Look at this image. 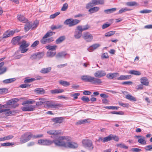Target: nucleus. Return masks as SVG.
<instances>
[{
    "instance_id": "nucleus-1",
    "label": "nucleus",
    "mask_w": 152,
    "mask_h": 152,
    "mask_svg": "<svg viewBox=\"0 0 152 152\" xmlns=\"http://www.w3.org/2000/svg\"><path fill=\"white\" fill-rule=\"evenodd\" d=\"M94 75L96 77L89 75H83L81 77V79L85 82L100 85L102 83V82L101 79L97 78H101L104 76L106 75V73L104 71L99 70L96 71Z\"/></svg>"
},
{
    "instance_id": "nucleus-2",
    "label": "nucleus",
    "mask_w": 152,
    "mask_h": 152,
    "mask_svg": "<svg viewBox=\"0 0 152 152\" xmlns=\"http://www.w3.org/2000/svg\"><path fill=\"white\" fill-rule=\"evenodd\" d=\"M59 141L55 142V145L59 146H63L66 148H77L78 146V144L75 142H65L63 140H66L65 137L61 136L58 137Z\"/></svg>"
},
{
    "instance_id": "nucleus-3",
    "label": "nucleus",
    "mask_w": 152,
    "mask_h": 152,
    "mask_svg": "<svg viewBox=\"0 0 152 152\" xmlns=\"http://www.w3.org/2000/svg\"><path fill=\"white\" fill-rule=\"evenodd\" d=\"M32 136V134L31 132H26L22 135L20 142L21 144L26 142L30 140Z\"/></svg>"
},
{
    "instance_id": "nucleus-4",
    "label": "nucleus",
    "mask_w": 152,
    "mask_h": 152,
    "mask_svg": "<svg viewBox=\"0 0 152 152\" xmlns=\"http://www.w3.org/2000/svg\"><path fill=\"white\" fill-rule=\"evenodd\" d=\"M80 20L77 19L69 18L66 20L64 22V24L68 25L69 27H72L77 25L80 23Z\"/></svg>"
},
{
    "instance_id": "nucleus-5",
    "label": "nucleus",
    "mask_w": 152,
    "mask_h": 152,
    "mask_svg": "<svg viewBox=\"0 0 152 152\" xmlns=\"http://www.w3.org/2000/svg\"><path fill=\"white\" fill-rule=\"evenodd\" d=\"M56 141H59L58 138L57 139H56L53 140L47 139H41L38 141V143L41 145H49L52 144L53 143L55 144V142Z\"/></svg>"
},
{
    "instance_id": "nucleus-6",
    "label": "nucleus",
    "mask_w": 152,
    "mask_h": 152,
    "mask_svg": "<svg viewBox=\"0 0 152 152\" xmlns=\"http://www.w3.org/2000/svg\"><path fill=\"white\" fill-rule=\"evenodd\" d=\"M83 146L85 148H88L89 150H92L94 148L92 141L88 140H83L82 141Z\"/></svg>"
},
{
    "instance_id": "nucleus-7",
    "label": "nucleus",
    "mask_w": 152,
    "mask_h": 152,
    "mask_svg": "<svg viewBox=\"0 0 152 152\" xmlns=\"http://www.w3.org/2000/svg\"><path fill=\"white\" fill-rule=\"evenodd\" d=\"M82 37L87 42H91L93 39V36L92 34L88 32L84 33L82 36Z\"/></svg>"
},
{
    "instance_id": "nucleus-8",
    "label": "nucleus",
    "mask_w": 152,
    "mask_h": 152,
    "mask_svg": "<svg viewBox=\"0 0 152 152\" xmlns=\"http://www.w3.org/2000/svg\"><path fill=\"white\" fill-rule=\"evenodd\" d=\"M46 104L47 106L51 108H56L61 107V105L59 104L56 103L52 101H48Z\"/></svg>"
},
{
    "instance_id": "nucleus-9",
    "label": "nucleus",
    "mask_w": 152,
    "mask_h": 152,
    "mask_svg": "<svg viewBox=\"0 0 152 152\" xmlns=\"http://www.w3.org/2000/svg\"><path fill=\"white\" fill-rule=\"evenodd\" d=\"M35 106L34 105H28L26 106L22 107H21L22 110L24 111H32L34 110Z\"/></svg>"
},
{
    "instance_id": "nucleus-10",
    "label": "nucleus",
    "mask_w": 152,
    "mask_h": 152,
    "mask_svg": "<svg viewBox=\"0 0 152 152\" xmlns=\"http://www.w3.org/2000/svg\"><path fill=\"white\" fill-rule=\"evenodd\" d=\"M15 33V31H13L8 30L5 32L3 34V38H6L8 37L12 36Z\"/></svg>"
},
{
    "instance_id": "nucleus-11",
    "label": "nucleus",
    "mask_w": 152,
    "mask_h": 152,
    "mask_svg": "<svg viewBox=\"0 0 152 152\" xmlns=\"http://www.w3.org/2000/svg\"><path fill=\"white\" fill-rule=\"evenodd\" d=\"M44 55L43 52L40 53L39 52L35 53L31 56V58L32 59L39 58H42Z\"/></svg>"
},
{
    "instance_id": "nucleus-12",
    "label": "nucleus",
    "mask_w": 152,
    "mask_h": 152,
    "mask_svg": "<svg viewBox=\"0 0 152 152\" xmlns=\"http://www.w3.org/2000/svg\"><path fill=\"white\" fill-rule=\"evenodd\" d=\"M100 46V45L96 43L92 45L87 49V50L89 52H92L97 49Z\"/></svg>"
},
{
    "instance_id": "nucleus-13",
    "label": "nucleus",
    "mask_w": 152,
    "mask_h": 152,
    "mask_svg": "<svg viewBox=\"0 0 152 152\" xmlns=\"http://www.w3.org/2000/svg\"><path fill=\"white\" fill-rule=\"evenodd\" d=\"M118 75L119 74L117 72L110 73L106 75V77L107 78L109 79H112L114 78L117 77Z\"/></svg>"
},
{
    "instance_id": "nucleus-14",
    "label": "nucleus",
    "mask_w": 152,
    "mask_h": 152,
    "mask_svg": "<svg viewBox=\"0 0 152 152\" xmlns=\"http://www.w3.org/2000/svg\"><path fill=\"white\" fill-rule=\"evenodd\" d=\"M61 132V130H52L48 131L47 132V133L50 135H58L60 134Z\"/></svg>"
},
{
    "instance_id": "nucleus-15",
    "label": "nucleus",
    "mask_w": 152,
    "mask_h": 152,
    "mask_svg": "<svg viewBox=\"0 0 152 152\" xmlns=\"http://www.w3.org/2000/svg\"><path fill=\"white\" fill-rule=\"evenodd\" d=\"M4 63L2 62L0 63V75L5 73L7 71V68L6 67H3L4 65Z\"/></svg>"
},
{
    "instance_id": "nucleus-16",
    "label": "nucleus",
    "mask_w": 152,
    "mask_h": 152,
    "mask_svg": "<svg viewBox=\"0 0 152 152\" xmlns=\"http://www.w3.org/2000/svg\"><path fill=\"white\" fill-rule=\"evenodd\" d=\"M100 8L98 7H94L89 9L88 12L91 14L96 12L98 11Z\"/></svg>"
},
{
    "instance_id": "nucleus-17",
    "label": "nucleus",
    "mask_w": 152,
    "mask_h": 152,
    "mask_svg": "<svg viewBox=\"0 0 152 152\" xmlns=\"http://www.w3.org/2000/svg\"><path fill=\"white\" fill-rule=\"evenodd\" d=\"M17 18L19 21L22 22L23 23H27L28 21L27 19L25 18L23 15H18Z\"/></svg>"
},
{
    "instance_id": "nucleus-18",
    "label": "nucleus",
    "mask_w": 152,
    "mask_h": 152,
    "mask_svg": "<svg viewBox=\"0 0 152 152\" xmlns=\"http://www.w3.org/2000/svg\"><path fill=\"white\" fill-rule=\"evenodd\" d=\"M131 78V75H121L117 78L118 80H128Z\"/></svg>"
},
{
    "instance_id": "nucleus-19",
    "label": "nucleus",
    "mask_w": 152,
    "mask_h": 152,
    "mask_svg": "<svg viewBox=\"0 0 152 152\" xmlns=\"http://www.w3.org/2000/svg\"><path fill=\"white\" fill-rule=\"evenodd\" d=\"M90 122V120L88 118L79 120L76 123V124L77 125H79L82 124L89 123Z\"/></svg>"
},
{
    "instance_id": "nucleus-20",
    "label": "nucleus",
    "mask_w": 152,
    "mask_h": 152,
    "mask_svg": "<svg viewBox=\"0 0 152 152\" xmlns=\"http://www.w3.org/2000/svg\"><path fill=\"white\" fill-rule=\"evenodd\" d=\"M82 33L81 32L77 30H75L74 32V37L76 39H79L82 36Z\"/></svg>"
},
{
    "instance_id": "nucleus-21",
    "label": "nucleus",
    "mask_w": 152,
    "mask_h": 152,
    "mask_svg": "<svg viewBox=\"0 0 152 152\" xmlns=\"http://www.w3.org/2000/svg\"><path fill=\"white\" fill-rule=\"evenodd\" d=\"M93 4H94V6L101 5H103L104 4V0H92Z\"/></svg>"
},
{
    "instance_id": "nucleus-22",
    "label": "nucleus",
    "mask_w": 152,
    "mask_h": 152,
    "mask_svg": "<svg viewBox=\"0 0 152 152\" xmlns=\"http://www.w3.org/2000/svg\"><path fill=\"white\" fill-rule=\"evenodd\" d=\"M141 83L144 85L148 86L149 84V81L148 79L145 77H142L140 79Z\"/></svg>"
},
{
    "instance_id": "nucleus-23",
    "label": "nucleus",
    "mask_w": 152,
    "mask_h": 152,
    "mask_svg": "<svg viewBox=\"0 0 152 152\" xmlns=\"http://www.w3.org/2000/svg\"><path fill=\"white\" fill-rule=\"evenodd\" d=\"M51 68L50 67L42 68L41 69L40 72L43 74L48 73L51 71Z\"/></svg>"
},
{
    "instance_id": "nucleus-24",
    "label": "nucleus",
    "mask_w": 152,
    "mask_h": 152,
    "mask_svg": "<svg viewBox=\"0 0 152 152\" xmlns=\"http://www.w3.org/2000/svg\"><path fill=\"white\" fill-rule=\"evenodd\" d=\"M20 36L13 38L11 42L13 45H15L18 42L20 39Z\"/></svg>"
},
{
    "instance_id": "nucleus-25",
    "label": "nucleus",
    "mask_w": 152,
    "mask_h": 152,
    "mask_svg": "<svg viewBox=\"0 0 152 152\" xmlns=\"http://www.w3.org/2000/svg\"><path fill=\"white\" fill-rule=\"evenodd\" d=\"M34 91L36 93L40 94H43L45 93L44 90L41 88H36Z\"/></svg>"
},
{
    "instance_id": "nucleus-26",
    "label": "nucleus",
    "mask_w": 152,
    "mask_h": 152,
    "mask_svg": "<svg viewBox=\"0 0 152 152\" xmlns=\"http://www.w3.org/2000/svg\"><path fill=\"white\" fill-rule=\"evenodd\" d=\"M7 103L8 105H11L12 108H15L19 106L18 104L13 103L11 100L8 101Z\"/></svg>"
},
{
    "instance_id": "nucleus-27",
    "label": "nucleus",
    "mask_w": 152,
    "mask_h": 152,
    "mask_svg": "<svg viewBox=\"0 0 152 152\" xmlns=\"http://www.w3.org/2000/svg\"><path fill=\"white\" fill-rule=\"evenodd\" d=\"M64 90L62 89H56L50 91V92L53 94L61 93L63 92Z\"/></svg>"
},
{
    "instance_id": "nucleus-28",
    "label": "nucleus",
    "mask_w": 152,
    "mask_h": 152,
    "mask_svg": "<svg viewBox=\"0 0 152 152\" xmlns=\"http://www.w3.org/2000/svg\"><path fill=\"white\" fill-rule=\"evenodd\" d=\"M65 39V37L64 36H61L58 38L56 41V44H59L62 42Z\"/></svg>"
},
{
    "instance_id": "nucleus-29",
    "label": "nucleus",
    "mask_w": 152,
    "mask_h": 152,
    "mask_svg": "<svg viewBox=\"0 0 152 152\" xmlns=\"http://www.w3.org/2000/svg\"><path fill=\"white\" fill-rule=\"evenodd\" d=\"M52 120L55 123H61L63 121V119L62 117L55 118H53Z\"/></svg>"
},
{
    "instance_id": "nucleus-30",
    "label": "nucleus",
    "mask_w": 152,
    "mask_h": 152,
    "mask_svg": "<svg viewBox=\"0 0 152 152\" xmlns=\"http://www.w3.org/2000/svg\"><path fill=\"white\" fill-rule=\"evenodd\" d=\"M56 54V51L49 50L47 52L46 55L48 57L51 58L54 56Z\"/></svg>"
},
{
    "instance_id": "nucleus-31",
    "label": "nucleus",
    "mask_w": 152,
    "mask_h": 152,
    "mask_svg": "<svg viewBox=\"0 0 152 152\" xmlns=\"http://www.w3.org/2000/svg\"><path fill=\"white\" fill-rule=\"evenodd\" d=\"M126 5L129 6H137L139 4L135 1H130L127 2L125 3Z\"/></svg>"
},
{
    "instance_id": "nucleus-32",
    "label": "nucleus",
    "mask_w": 152,
    "mask_h": 152,
    "mask_svg": "<svg viewBox=\"0 0 152 152\" xmlns=\"http://www.w3.org/2000/svg\"><path fill=\"white\" fill-rule=\"evenodd\" d=\"M15 80V78H10L5 80L3 81V82L4 84H8L12 83Z\"/></svg>"
},
{
    "instance_id": "nucleus-33",
    "label": "nucleus",
    "mask_w": 152,
    "mask_h": 152,
    "mask_svg": "<svg viewBox=\"0 0 152 152\" xmlns=\"http://www.w3.org/2000/svg\"><path fill=\"white\" fill-rule=\"evenodd\" d=\"M116 10V8H114L104 10V12L106 14H110L114 12Z\"/></svg>"
},
{
    "instance_id": "nucleus-34",
    "label": "nucleus",
    "mask_w": 152,
    "mask_h": 152,
    "mask_svg": "<svg viewBox=\"0 0 152 152\" xmlns=\"http://www.w3.org/2000/svg\"><path fill=\"white\" fill-rule=\"evenodd\" d=\"M125 97L126 99L131 101H136L135 97L129 94L126 95L125 96Z\"/></svg>"
},
{
    "instance_id": "nucleus-35",
    "label": "nucleus",
    "mask_w": 152,
    "mask_h": 152,
    "mask_svg": "<svg viewBox=\"0 0 152 152\" xmlns=\"http://www.w3.org/2000/svg\"><path fill=\"white\" fill-rule=\"evenodd\" d=\"M129 73L131 74H133L136 75H140L141 74L140 72L134 70H131L129 71Z\"/></svg>"
},
{
    "instance_id": "nucleus-36",
    "label": "nucleus",
    "mask_w": 152,
    "mask_h": 152,
    "mask_svg": "<svg viewBox=\"0 0 152 152\" xmlns=\"http://www.w3.org/2000/svg\"><path fill=\"white\" fill-rule=\"evenodd\" d=\"M59 83L64 86H67L70 85V83L66 81L61 80L59 81Z\"/></svg>"
},
{
    "instance_id": "nucleus-37",
    "label": "nucleus",
    "mask_w": 152,
    "mask_h": 152,
    "mask_svg": "<svg viewBox=\"0 0 152 152\" xmlns=\"http://www.w3.org/2000/svg\"><path fill=\"white\" fill-rule=\"evenodd\" d=\"M38 99L39 100H42V101L36 102V105L37 106L41 105L45 103V102H46L45 101V99L44 98H39Z\"/></svg>"
},
{
    "instance_id": "nucleus-38",
    "label": "nucleus",
    "mask_w": 152,
    "mask_h": 152,
    "mask_svg": "<svg viewBox=\"0 0 152 152\" xmlns=\"http://www.w3.org/2000/svg\"><path fill=\"white\" fill-rule=\"evenodd\" d=\"M112 134H110L107 137L104 138L103 142L104 143L112 140Z\"/></svg>"
},
{
    "instance_id": "nucleus-39",
    "label": "nucleus",
    "mask_w": 152,
    "mask_h": 152,
    "mask_svg": "<svg viewBox=\"0 0 152 152\" xmlns=\"http://www.w3.org/2000/svg\"><path fill=\"white\" fill-rule=\"evenodd\" d=\"M94 6H95L94 5V4H93V1L92 0L91 2L88 3L86 4V8L87 9H89L92 8Z\"/></svg>"
},
{
    "instance_id": "nucleus-40",
    "label": "nucleus",
    "mask_w": 152,
    "mask_h": 152,
    "mask_svg": "<svg viewBox=\"0 0 152 152\" xmlns=\"http://www.w3.org/2000/svg\"><path fill=\"white\" fill-rule=\"evenodd\" d=\"M57 46L56 45H48L46 46V48L47 49H49V50L53 51L55 50Z\"/></svg>"
},
{
    "instance_id": "nucleus-41",
    "label": "nucleus",
    "mask_w": 152,
    "mask_h": 152,
    "mask_svg": "<svg viewBox=\"0 0 152 152\" xmlns=\"http://www.w3.org/2000/svg\"><path fill=\"white\" fill-rule=\"evenodd\" d=\"M67 54V53L65 52H61L58 53L56 56L57 58H62L65 57Z\"/></svg>"
},
{
    "instance_id": "nucleus-42",
    "label": "nucleus",
    "mask_w": 152,
    "mask_h": 152,
    "mask_svg": "<svg viewBox=\"0 0 152 152\" xmlns=\"http://www.w3.org/2000/svg\"><path fill=\"white\" fill-rule=\"evenodd\" d=\"M138 141L141 144L145 145L146 144V141L145 140V137H142V138L139 139Z\"/></svg>"
},
{
    "instance_id": "nucleus-43",
    "label": "nucleus",
    "mask_w": 152,
    "mask_h": 152,
    "mask_svg": "<svg viewBox=\"0 0 152 152\" xmlns=\"http://www.w3.org/2000/svg\"><path fill=\"white\" fill-rule=\"evenodd\" d=\"M130 9L126 7L123 8L119 11L118 13L121 14L123 12H125L127 11H130Z\"/></svg>"
},
{
    "instance_id": "nucleus-44",
    "label": "nucleus",
    "mask_w": 152,
    "mask_h": 152,
    "mask_svg": "<svg viewBox=\"0 0 152 152\" xmlns=\"http://www.w3.org/2000/svg\"><path fill=\"white\" fill-rule=\"evenodd\" d=\"M35 101L32 100V101L26 100L24 101L22 103V105H25L26 104H32L35 102Z\"/></svg>"
},
{
    "instance_id": "nucleus-45",
    "label": "nucleus",
    "mask_w": 152,
    "mask_h": 152,
    "mask_svg": "<svg viewBox=\"0 0 152 152\" xmlns=\"http://www.w3.org/2000/svg\"><path fill=\"white\" fill-rule=\"evenodd\" d=\"M31 27L32 26L31 23H27L25 25L24 29L26 31H27L31 28Z\"/></svg>"
},
{
    "instance_id": "nucleus-46",
    "label": "nucleus",
    "mask_w": 152,
    "mask_h": 152,
    "mask_svg": "<svg viewBox=\"0 0 152 152\" xmlns=\"http://www.w3.org/2000/svg\"><path fill=\"white\" fill-rule=\"evenodd\" d=\"M29 43H27L26 42L25 40H23L22 42V44L20 46L21 47H25L27 48L29 46Z\"/></svg>"
},
{
    "instance_id": "nucleus-47",
    "label": "nucleus",
    "mask_w": 152,
    "mask_h": 152,
    "mask_svg": "<svg viewBox=\"0 0 152 152\" xmlns=\"http://www.w3.org/2000/svg\"><path fill=\"white\" fill-rule=\"evenodd\" d=\"M115 33V31H111L106 33L105 34V36L106 37H109L114 34Z\"/></svg>"
},
{
    "instance_id": "nucleus-48",
    "label": "nucleus",
    "mask_w": 152,
    "mask_h": 152,
    "mask_svg": "<svg viewBox=\"0 0 152 152\" xmlns=\"http://www.w3.org/2000/svg\"><path fill=\"white\" fill-rule=\"evenodd\" d=\"M60 14V12H58L51 15L50 16V19H53L55 18L56 16Z\"/></svg>"
},
{
    "instance_id": "nucleus-49",
    "label": "nucleus",
    "mask_w": 152,
    "mask_h": 152,
    "mask_svg": "<svg viewBox=\"0 0 152 152\" xmlns=\"http://www.w3.org/2000/svg\"><path fill=\"white\" fill-rule=\"evenodd\" d=\"M68 4L66 3H65L63 4V6L61 8V10L63 11L66 10L68 8Z\"/></svg>"
},
{
    "instance_id": "nucleus-50",
    "label": "nucleus",
    "mask_w": 152,
    "mask_h": 152,
    "mask_svg": "<svg viewBox=\"0 0 152 152\" xmlns=\"http://www.w3.org/2000/svg\"><path fill=\"white\" fill-rule=\"evenodd\" d=\"M55 34V32L53 31H48L45 35V37L47 38L50 37V36L53 35L54 34Z\"/></svg>"
},
{
    "instance_id": "nucleus-51",
    "label": "nucleus",
    "mask_w": 152,
    "mask_h": 152,
    "mask_svg": "<svg viewBox=\"0 0 152 152\" xmlns=\"http://www.w3.org/2000/svg\"><path fill=\"white\" fill-rule=\"evenodd\" d=\"M26 48L25 47H21V46H20L19 48V49L21 51V53H23L26 52L28 50V49Z\"/></svg>"
},
{
    "instance_id": "nucleus-52",
    "label": "nucleus",
    "mask_w": 152,
    "mask_h": 152,
    "mask_svg": "<svg viewBox=\"0 0 152 152\" xmlns=\"http://www.w3.org/2000/svg\"><path fill=\"white\" fill-rule=\"evenodd\" d=\"M38 24L39 22L37 20L35 21L34 22V23L33 24L31 23V25L32 26V29H33L34 28H36L38 25Z\"/></svg>"
},
{
    "instance_id": "nucleus-53",
    "label": "nucleus",
    "mask_w": 152,
    "mask_h": 152,
    "mask_svg": "<svg viewBox=\"0 0 152 152\" xmlns=\"http://www.w3.org/2000/svg\"><path fill=\"white\" fill-rule=\"evenodd\" d=\"M14 143H10L9 142L3 143L1 144V145L2 146H8L12 145H14Z\"/></svg>"
},
{
    "instance_id": "nucleus-54",
    "label": "nucleus",
    "mask_w": 152,
    "mask_h": 152,
    "mask_svg": "<svg viewBox=\"0 0 152 152\" xmlns=\"http://www.w3.org/2000/svg\"><path fill=\"white\" fill-rule=\"evenodd\" d=\"M118 146L120 147L121 148H122L127 149L128 148V146L124 144H120L117 145Z\"/></svg>"
},
{
    "instance_id": "nucleus-55",
    "label": "nucleus",
    "mask_w": 152,
    "mask_h": 152,
    "mask_svg": "<svg viewBox=\"0 0 152 152\" xmlns=\"http://www.w3.org/2000/svg\"><path fill=\"white\" fill-rule=\"evenodd\" d=\"M145 149L146 151H151L152 150V145L146 146L145 147Z\"/></svg>"
},
{
    "instance_id": "nucleus-56",
    "label": "nucleus",
    "mask_w": 152,
    "mask_h": 152,
    "mask_svg": "<svg viewBox=\"0 0 152 152\" xmlns=\"http://www.w3.org/2000/svg\"><path fill=\"white\" fill-rule=\"evenodd\" d=\"M47 37H45V36L43 37L41 40V42L42 44H45L47 43Z\"/></svg>"
},
{
    "instance_id": "nucleus-57",
    "label": "nucleus",
    "mask_w": 152,
    "mask_h": 152,
    "mask_svg": "<svg viewBox=\"0 0 152 152\" xmlns=\"http://www.w3.org/2000/svg\"><path fill=\"white\" fill-rule=\"evenodd\" d=\"M31 84L28 83H25L20 85V87L22 88H26L30 87Z\"/></svg>"
},
{
    "instance_id": "nucleus-58",
    "label": "nucleus",
    "mask_w": 152,
    "mask_h": 152,
    "mask_svg": "<svg viewBox=\"0 0 152 152\" xmlns=\"http://www.w3.org/2000/svg\"><path fill=\"white\" fill-rule=\"evenodd\" d=\"M83 28L81 26H78L76 27V29L75 30H77L80 32L82 33V31H83Z\"/></svg>"
},
{
    "instance_id": "nucleus-59",
    "label": "nucleus",
    "mask_w": 152,
    "mask_h": 152,
    "mask_svg": "<svg viewBox=\"0 0 152 152\" xmlns=\"http://www.w3.org/2000/svg\"><path fill=\"white\" fill-rule=\"evenodd\" d=\"M151 10H145L140 11V12L141 13H148L151 12Z\"/></svg>"
},
{
    "instance_id": "nucleus-60",
    "label": "nucleus",
    "mask_w": 152,
    "mask_h": 152,
    "mask_svg": "<svg viewBox=\"0 0 152 152\" xmlns=\"http://www.w3.org/2000/svg\"><path fill=\"white\" fill-rule=\"evenodd\" d=\"M4 137L5 140H7L12 139L14 137V136L12 135H9L6 136H5Z\"/></svg>"
},
{
    "instance_id": "nucleus-61",
    "label": "nucleus",
    "mask_w": 152,
    "mask_h": 152,
    "mask_svg": "<svg viewBox=\"0 0 152 152\" xmlns=\"http://www.w3.org/2000/svg\"><path fill=\"white\" fill-rule=\"evenodd\" d=\"M7 88H0V94L6 93L7 92Z\"/></svg>"
},
{
    "instance_id": "nucleus-62",
    "label": "nucleus",
    "mask_w": 152,
    "mask_h": 152,
    "mask_svg": "<svg viewBox=\"0 0 152 152\" xmlns=\"http://www.w3.org/2000/svg\"><path fill=\"white\" fill-rule=\"evenodd\" d=\"M81 99L83 101L86 102H88L90 101L89 98L85 96H83L81 98Z\"/></svg>"
},
{
    "instance_id": "nucleus-63",
    "label": "nucleus",
    "mask_w": 152,
    "mask_h": 152,
    "mask_svg": "<svg viewBox=\"0 0 152 152\" xmlns=\"http://www.w3.org/2000/svg\"><path fill=\"white\" fill-rule=\"evenodd\" d=\"M118 104L124 107H128L129 105L128 104L120 102H118Z\"/></svg>"
},
{
    "instance_id": "nucleus-64",
    "label": "nucleus",
    "mask_w": 152,
    "mask_h": 152,
    "mask_svg": "<svg viewBox=\"0 0 152 152\" xmlns=\"http://www.w3.org/2000/svg\"><path fill=\"white\" fill-rule=\"evenodd\" d=\"M39 42L38 40H36L34 42L31 46L32 47H35L39 44Z\"/></svg>"
}]
</instances>
